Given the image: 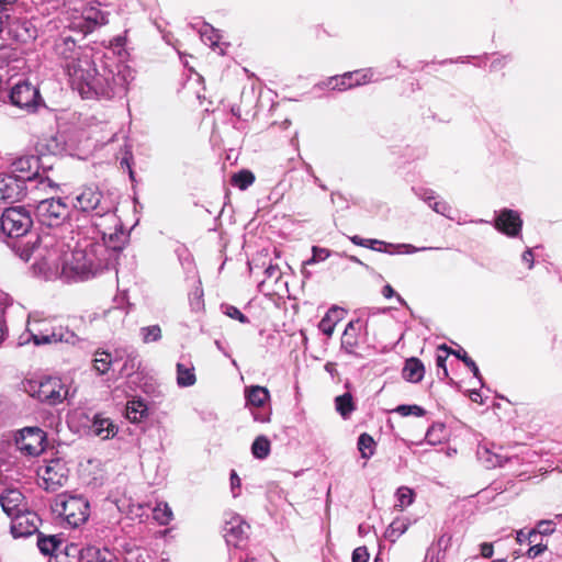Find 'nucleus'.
<instances>
[{"label": "nucleus", "mask_w": 562, "mask_h": 562, "mask_svg": "<svg viewBox=\"0 0 562 562\" xmlns=\"http://www.w3.org/2000/svg\"><path fill=\"white\" fill-rule=\"evenodd\" d=\"M113 268V259L106 256V248L98 237L80 239L66 259L60 276L66 281H85Z\"/></svg>", "instance_id": "nucleus-2"}, {"label": "nucleus", "mask_w": 562, "mask_h": 562, "mask_svg": "<svg viewBox=\"0 0 562 562\" xmlns=\"http://www.w3.org/2000/svg\"><path fill=\"white\" fill-rule=\"evenodd\" d=\"M494 553L492 543L484 542L481 544V554L483 558H491Z\"/></svg>", "instance_id": "nucleus-55"}, {"label": "nucleus", "mask_w": 562, "mask_h": 562, "mask_svg": "<svg viewBox=\"0 0 562 562\" xmlns=\"http://www.w3.org/2000/svg\"><path fill=\"white\" fill-rule=\"evenodd\" d=\"M345 310L341 307L334 306L325 314L319 322L318 328L326 336H331L336 325L344 318Z\"/></svg>", "instance_id": "nucleus-23"}, {"label": "nucleus", "mask_w": 562, "mask_h": 562, "mask_svg": "<svg viewBox=\"0 0 562 562\" xmlns=\"http://www.w3.org/2000/svg\"><path fill=\"white\" fill-rule=\"evenodd\" d=\"M245 396L247 404L255 407L263 406L270 398L269 391L259 385L246 387Z\"/></svg>", "instance_id": "nucleus-25"}, {"label": "nucleus", "mask_w": 562, "mask_h": 562, "mask_svg": "<svg viewBox=\"0 0 562 562\" xmlns=\"http://www.w3.org/2000/svg\"><path fill=\"white\" fill-rule=\"evenodd\" d=\"M138 336L145 345L158 342L162 338V330L159 325L142 326Z\"/></svg>", "instance_id": "nucleus-29"}, {"label": "nucleus", "mask_w": 562, "mask_h": 562, "mask_svg": "<svg viewBox=\"0 0 562 562\" xmlns=\"http://www.w3.org/2000/svg\"><path fill=\"white\" fill-rule=\"evenodd\" d=\"M12 104L18 108L33 110L40 101V92L36 87L27 81L16 82L10 93Z\"/></svg>", "instance_id": "nucleus-12"}, {"label": "nucleus", "mask_w": 562, "mask_h": 562, "mask_svg": "<svg viewBox=\"0 0 562 562\" xmlns=\"http://www.w3.org/2000/svg\"><path fill=\"white\" fill-rule=\"evenodd\" d=\"M438 350L447 351V353H451L456 356L458 359H460L472 371L473 375L476 379H479L480 383L483 385L480 370L476 363L468 356V353L463 349L453 350L443 344L438 347Z\"/></svg>", "instance_id": "nucleus-26"}, {"label": "nucleus", "mask_w": 562, "mask_h": 562, "mask_svg": "<svg viewBox=\"0 0 562 562\" xmlns=\"http://www.w3.org/2000/svg\"><path fill=\"white\" fill-rule=\"evenodd\" d=\"M396 300H397L402 305H407V304H406V301H405L401 295H396Z\"/></svg>", "instance_id": "nucleus-61"}, {"label": "nucleus", "mask_w": 562, "mask_h": 562, "mask_svg": "<svg viewBox=\"0 0 562 562\" xmlns=\"http://www.w3.org/2000/svg\"><path fill=\"white\" fill-rule=\"evenodd\" d=\"M493 562H506V560L499 559V560H494Z\"/></svg>", "instance_id": "nucleus-64"}, {"label": "nucleus", "mask_w": 562, "mask_h": 562, "mask_svg": "<svg viewBox=\"0 0 562 562\" xmlns=\"http://www.w3.org/2000/svg\"><path fill=\"white\" fill-rule=\"evenodd\" d=\"M82 19L83 24L79 22L75 25V27L80 29L81 34L92 32L97 25H103L108 23L106 14L93 7L85 9L82 12Z\"/></svg>", "instance_id": "nucleus-20"}, {"label": "nucleus", "mask_w": 562, "mask_h": 562, "mask_svg": "<svg viewBox=\"0 0 562 562\" xmlns=\"http://www.w3.org/2000/svg\"><path fill=\"white\" fill-rule=\"evenodd\" d=\"M350 240H351L355 245H357V246H362V247H364V246H367V245H368V241H366V239H363V238H361V237H359V236H352V237H350Z\"/></svg>", "instance_id": "nucleus-59"}, {"label": "nucleus", "mask_w": 562, "mask_h": 562, "mask_svg": "<svg viewBox=\"0 0 562 562\" xmlns=\"http://www.w3.org/2000/svg\"><path fill=\"white\" fill-rule=\"evenodd\" d=\"M45 432L37 427H26L15 437L18 449L26 456H38L44 450Z\"/></svg>", "instance_id": "nucleus-9"}, {"label": "nucleus", "mask_w": 562, "mask_h": 562, "mask_svg": "<svg viewBox=\"0 0 562 562\" xmlns=\"http://www.w3.org/2000/svg\"><path fill=\"white\" fill-rule=\"evenodd\" d=\"M112 364V357L106 351H97L93 359V368L99 374H105Z\"/></svg>", "instance_id": "nucleus-38"}, {"label": "nucleus", "mask_w": 562, "mask_h": 562, "mask_svg": "<svg viewBox=\"0 0 562 562\" xmlns=\"http://www.w3.org/2000/svg\"><path fill=\"white\" fill-rule=\"evenodd\" d=\"M146 412V405L142 401H131L126 405V418L132 423H137Z\"/></svg>", "instance_id": "nucleus-39"}, {"label": "nucleus", "mask_w": 562, "mask_h": 562, "mask_svg": "<svg viewBox=\"0 0 562 562\" xmlns=\"http://www.w3.org/2000/svg\"><path fill=\"white\" fill-rule=\"evenodd\" d=\"M40 522L36 513L24 508L11 517V533L14 538L29 537L37 531Z\"/></svg>", "instance_id": "nucleus-13"}, {"label": "nucleus", "mask_w": 562, "mask_h": 562, "mask_svg": "<svg viewBox=\"0 0 562 562\" xmlns=\"http://www.w3.org/2000/svg\"><path fill=\"white\" fill-rule=\"evenodd\" d=\"M13 172H19L18 176L24 182L25 180L32 181L38 177L40 158L36 156H22L12 162Z\"/></svg>", "instance_id": "nucleus-19"}, {"label": "nucleus", "mask_w": 562, "mask_h": 562, "mask_svg": "<svg viewBox=\"0 0 562 562\" xmlns=\"http://www.w3.org/2000/svg\"><path fill=\"white\" fill-rule=\"evenodd\" d=\"M122 158L120 160V165L122 168H126L128 170L130 177L133 178L134 172L132 170V160H133V154L131 150V146L128 144H124L123 148L121 149Z\"/></svg>", "instance_id": "nucleus-46"}, {"label": "nucleus", "mask_w": 562, "mask_h": 562, "mask_svg": "<svg viewBox=\"0 0 562 562\" xmlns=\"http://www.w3.org/2000/svg\"><path fill=\"white\" fill-rule=\"evenodd\" d=\"M313 256L308 260L304 262V266L314 265L316 262H321L326 260L330 256V251L326 248H321L317 246L312 247Z\"/></svg>", "instance_id": "nucleus-45"}, {"label": "nucleus", "mask_w": 562, "mask_h": 562, "mask_svg": "<svg viewBox=\"0 0 562 562\" xmlns=\"http://www.w3.org/2000/svg\"><path fill=\"white\" fill-rule=\"evenodd\" d=\"M154 518L160 525H167L172 519V510L168 504L159 503L154 508Z\"/></svg>", "instance_id": "nucleus-41"}, {"label": "nucleus", "mask_w": 562, "mask_h": 562, "mask_svg": "<svg viewBox=\"0 0 562 562\" xmlns=\"http://www.w3.org/2000/svg\"><path fill=\"white\" fill-rule=\"evenodd\" d=\"M266 274L268 276V278H276L278 279L279 277V269L277 266H273V265H270L269 267L266 268Z\"/></svg>", "instance_id": "nucleus-57"}, {"label": "nucleus", "mask_w": 562, "mask_h": 562, "mask_svg": "<svg viewBox=\"0 0 562 562\" xmlns=\"http://www.w3.org/2000/svg\"><path fill=\"white\" fill-rule=\"evenodd\" d=\"M336 411L344 417L347 418L353 411L355 404L350 393H345L335 398Z\"/></svg>", "instance_id": "nucleus-33"}, {"label": "nucleus", "mask_w": 562, "mask_h": 562, "mask_svg": "<svg viewBox=\"0 0 562 562\" xmlns=\"http://www.w3.org/2000/svg\"><path fill=\"white\" fill-rule=\"evenodd\" d=\"M23 499V495L18 490H8L0 496V504L3 512L9 517H13L15 514L25 508Z\"/></svg>", "instance_id": "nucleus-22"}, {"label": "nucleus", "mask_w": 562, "mask_h": 562, "mask_svg": "<svg viewBox=\"0 0 562 562\" xmlns=\"http://www.w3.org/2000/svg\"><path fill=\"white\" fill-rule=\"evenodd\" d=\"M16 0H0V3H12V2H15Z\"/></svg>", "instance_id": "nucleus-63"}, {"label": "nucleus", "mask_w": 562, "mask_h": 562, "mask_svg": "<svg viewBox=\"0 0 562 562\" xmlns=\"http://www.w3.org/2000/svg\"><path fill=\"white\" fill-rule=\"evenodd\" d=\"M521 259L524 262L528 265L529 269L533 267V254L531 249H527L526 251H524Z\"/></svg>", "instance_id": "nucleus-56"}, {"label": "nucleus", "mask_w": 562, "mask_h": 562, "mask_svg": "<svg viewBox=\"0 0 562 562\" xmlns=\"http://www.w3.org/2000/svg\"><path fill=\"white\" fill-rule=\"evenodd\" d=\"M251 452L257 459H266L270 453V441L265 436H259L251 445Z\"/></svg>", "instance_id": "nucleus-37"}, {"label": "nucleus", "mask_w": 562, "mask_h": 562, "mask_svg": "<svg viewBox=\"0 0 562 562\" xmlns=\"http://www.w3.org/2000/svg\"><path fill=\"white\" fill-rule=\"evenodd\" d=\"M111 313H119V314H120L121 312H120V310H119V308L109 310V311L106 312V314H111Z\"/></svg>", "instance_id": "nucleus-62"}, {"label": "nucleus", "mask_w": 562, "mask_h": 562, "mask_svg": "<svg viewBox=\"0 0 562 562\" xmlns=\"http://www.w3.org/2000/svg\"><path fill=\"white\" fill-rule=\"evenodd\" d=\"M554 531V522L552 520H541L539 521L537 529L530 530L528 532V541L532 542V538L538 533L540 535H550Z\"/></svg>", "instance_id": "nucleus-43"}, {"label": "nucleus", "mask_w": 562, "mask_h": 562, "mask_svg": "<svg viewBox=\"0 0 562 562\" xmlns=\"http://www.w3.org/2000/svg\"><path fill=\"white\" fill-rule=\"evenodd\" d=\"M372 76L373 74L371 69L348 71L340 77H330L325 85L330 86L333 82H335L331 88L335 90L344 91L352 87L368 83L371 81Z\"/></svg>", "instance_id": "nucleus-14"}, {"label": "nucleus", "mask_w": 562, "mask_h": 562, "mask_svg": "<svg viewBox=\"0 0 562 562\" xmlns=\"http://www.w3.org/2000/svg\"><path fill=\"white\" fill-rule=\"evenodd\" d=\"M526 540H528V533L526 535L522 530H519L517 532V541L518 542H524Z\"/></svg>", "instance_id": "nucleus-60"}, {"label": "nucleus", "mask_w": 562, "mask_h": 562, "mask_svg": "<svg viewBox=\"0 0 562 562\" xmlns=\"http://www.w3.org/2000/svg\"><path fill=\"white\" fill-rule=\"evenodd\" d=\"M75 210L83 213H92L95 221L104 220L109 224H117V215L111 203L103 199L102 192L97 187L83 188L74 199Z\"/></svg>", "instance_id": "nucleus-3"}, {"label": "nucleus", "mask_w": 562, "mask_h": 562, "mask_svg": "<svg viewBox=\"0 0 562 562\" xmlns=\"http://www.w3.org/2000/svg\"><path fill=\"white\" fill-rule=\"evenodd\" d=\"M181 265L186 270L187 279L191 281V285L193 288V302L192 305L194 308H201L203 305L202 296L203 290L201 289V281L198 277V271L193 258L190 254L187 252L184 257L181 258Z\"/></svg>", "instance_id": "nucleus-18"}, {"label": "nucleus", "mask_w": 562, "mask_h": 562, "mask_svg": "<svg viewBox=\"0 0 562 562\" xmlns=\"http://www.w3.org/2000/svg\"><path fill=\"white\" fill-rule=\"evenodd\" d=\"M94 227L101 235L99 239L101 245L106 248V256L113 259V268L116 266L120 252L124 249L128 240V235L124 232L120 218L117 224H109L104 220L94 221Z\"/></svg>", "instance_id": "nucleus-5"}, {"label": "nucleus", "mask_w": 562, "mask_h": 562, "mask_svg": "<svg viewBox=\"0 0 562 562\" xmlns=\"http://www.w3.org/2000/svg\"><path fill=\"white\" fill-rule=\"evenodd\" d=\"M254 181L255 176L248 170L239 171L233 177V183L241 190L247 189Z\"/></svg>", "instance_id": "nucleus-42"}, {"label": "nucleus", "mask_w": 562, "mask_h": 562, "mask_svg": "<svg viewBox=\"0 0 562 562\" xmlns=\"http://www.w3.org/2000/svg\"><path fill=\"white\" fill-rule=\"evenodd\" d=\"M61 544L60 540L56 536H38L37 547L45 555H52Z\"/></svg>", "instance_id": "nucleus-34"}, {"label": "nucleus", "mask_w": 562, "mask_h": 562, "mask_svg": "<svg viewBox=\"0 0 562 562\" xmlns=\"http://www.w3.org/2000/svg\"><path fill=\"white\" fill-rule=\"evenodd\" d=\"M249 525L238 515H233L224 526V537L227 544L237 546L247 537Z\"/></svg>", "instance_id": "nucleus-17"}, {"label": "nucleus", "mask_w": 562, "mask_h": 562, "mask_svg": "<svg viewBox=\"0 0 562 562\" xmlns=\"http://www.w3.org/2000/svg\"><path fill=\"white\" fill-rule=\"evenodd\" d=\"M33 225L30 211L24 206H11L3 210L0 217L1 231L12 238L27 234Z\"/></svg>", "instance_id": "nucleus-7"}, {"label": "nucleus", "mask_w": 562, "mask_h": 562, "mask_svg": "<svg viewBox=\"0 0 562 562\" xmlns=\"http://www.w3.org/2000/svg\"><path fill=\"white\" fill-rule=\"evenodd\" d=\"M547 550V546L542 543H538L536 546H532L527 551V557L530 559H535L538 555H540L542 552Z\"/></svg>", "instance_id": "nucleus-51"}, {"label": "nucleus", "mask_w": 562, "mask_h": 562, "mask_svg": "<svg viewBox=\"0 0 562 562\" xmlns=\"http://www.w3.org/2000/svg\"><path fill=\"white\" fill-rule=\"evenodd\" d=\"M522 220L518 212L509 209L499 211L495 218V228L509 237H516L520 234Z\"/></svg>", "instance_id": "nucleus-15"}, {"label": "nucleus", "mask_w": 562, "mask_h": 562, "mask_svg": "<svg viewBox=\"0 0 562 562\" xmlns=\"http://www.w3.org/2000/svg\"><path fill=\"white\" fill-rule=\"evenodd\" d=\"M140 367L139 356L135 350L126 352L123 366L121 367L120 374L122 376H131Z\"/></svg>", "instance_id": "nucleus-31"}, {"label": "nucleus", "mask_w": 562, "mask_h": 562, "mask_svg": "<svg viewBox=\"0 0 562 562\" xmlns=\"http://www.w3.org/2000/svg\"><path fill=\"white\" fill-rule=\"evenodd\" d=\"M445 355H441V353H438L437 357H436V364L438 368H441L442 369V373L445 376H448V370H447V367H446V360L448 358V355L447 351H443Z\"/></svg>", "instance_id": "nucleus-54"}, {"label": "nucleus", "mask_w": 562, "mask_h": 562, "mask_svg": "<svg viewBox=\"0 0 562 562\" xmlns=\"http://www.w3.org/2000/svg\"><path fill=\"white\" fill-rule=\"evenodd\" d=\"M40 178V186L42 187L43 190H46V189H50L53 191H57L59 186L54 182L52 179H49L48 177H37Z\"/></svg>", "instance_id": "nucleus-52"}, {"label": "nucleus", "mask_w": 562, "mask_h": 562, "mask_svg": "<svg viewBox=\"0 0 562 562\" xmlns=\"http://www.w3.org/2000/svg\"><path fill=\"white\" fill-rule=\"evenodd\" d=\"M29 319L33 344L36 346L56 342L75 345L78 341L77 335L68 328L61 326L49 327L45 321L37 319L33 316H29Z\"/></svg>", "instance_id": "nucleus-6"}, {"label": "nucleus", "mask_w": 562, "mask_h": 562, "mask_svg": "<svg viewBox=\"0 0 562 562\" xmlns=\"http://www.w3.org/2000/svg\"><path fill=\"white\" fill-rule=\"evenodd\" d=\"M352 562H368L369 552L366 547H358L352 552Z\"/></svg>", "instance_id": "nucleus-49"}, {"label": "nucleus", "mask_w": 562, "mask_h": 562, "mask_svg": "<svg viewBox=\"0 0 562 562\" xmlns=\"http://www.w3.org/2000/svg\"><path fill=\"white\" fill-rule=\"evenodd\" d=\"M411 525L407 518H396L385 530V538L395 542L403 533H405Z\"/></svg>", "instance_id": "nucleus-28"}, {"label": "nucleus", "mask_w": 562, "mask_h": 562, "mask_svg": "<svg viewBox=\"0 0 562 562\" xmlns=\"http://www.w3.org/2000/svg\"><path fill=\"white\" fill-rule=\"evenodd\" d=\"M117 430V426L110 418L102 415H95L89 428L90 434L102 440L113 438Z\"/></svg>", "instance_id": "nucleus-21"}, {"label": "nucleus", "mask_w": 562, "mask_h": 562, "mask_svg": "<svg viewBox=\"0 0 562 562\" xmlns=\"http://www.w3.org/2000/svg\"><path fill=\"white\" fill-rule=\"evenodd\" d=\"M366 241H368V245L366 246L367 248H371V249H374V250H378V251H386L385 249H382V248H375L374 246L375 245H384V246H389V247H393V248H403L405 250L406 254H415L417 251H425V250H430V249H434L432 247H415L413 245H409V244H401V245H393V244H386L382 240H378V239H366Z\"/></svg>", "instance_id": "nucleus-32"}, {"label": "nucleus", "mask_w": 562, "mask_h": 562, "mask_svg": "<svg viewBox=\"0 0 562 562\" xmlns=\"http://www.w3.org/2000/svg\"><path fill=\"white\" fill-rule=\"evenodd\" d=\"M196 383L194 368H187L178 363V386L189 387Z\"/></svg>", "instance_id": "nucleus-36"}, {"label": "nucleus", "mask_w": 562, "mask_h": 562, "mask_svg": "<svg viewBox=\"0 0 562 562\" xmlns=\"http://www.w3.org/2000/svg\"><path fill=\"white\" fill-rule=\"evenodd\" d=\"M223 313L226 316H228L233 319H237L243 324H246L249 322L248 318L237 307H235L233 305H224Z\"/></svg>", "instance_id": "nucleus-48"}, {"label": "nucleus", "mask_w": 562, "mask_h": 562, "mask_svg": "<svg viewBox=\"0 0 562 562\" xmlns=\"http://www.w3.org/2000/svg\"><path fill=\"white\" fill-rule=\"evenodd\" d=\"M40 475L47 491H56L68 480V469L65 461L60 459L49 460L40 469Z\"/></svg>", "instance_id": "nucleus-11"}, {"label": "nucleus", "mask_w": 562, "mask_h": 562, "mask_svg": "<svg viewBox=\"0 0 562 562\" xmlns=\"http://www.w3.org/2000/svg\"><path fill=\"white\" fill-rule=\"evenodd\" d=\"M69 206L60 199L49 198L38 202L36 216L46 226L61 225L69 217Z\"/></svg>", "instance_id": "nucleus-8"}, {"label": "nucleus", "mask_w": 562, "mask_h": 562, "mask_svg": "<svg viewBox=\"0 0 562 562\" xmlns=\"http://www.w3.org/2000/svg\"><path fill=\"white\" fill-rule=\"evenodd\" d=\"M54 49L64 60L72 89L85 99L124 95L134 79L133 69L124 63L108 59L97 66L92 49L77 46V40L66 32L56 40Z\"/></svg>", "instance_id": "nucleus-1"}, {"label": "nucleus", "mask_w": 562, "mask_h": 562, "mask_svg": "<svg viewBox=\"0 0 562 562\" xmlns=\"http://www.w3.org/2000/svg\"><path fill=\"white\" fill-rule=\"evenodd\" d=\"M394 412L404 417L409 415L420 417L425 415V409L418 405H400L394 409Z\"/></svg>", "instance_id": "nucleus-47"}, {"label": "nucleus", "mask_w": 562, "mask_h": 562, "mask_svg": "<svg viewBox=\"0 0 562 562\" xmlns=\"http://www.w3.org/2000/svg\"><path fill=\"white\" fill-rule=\"evenodd\" d=\"M375 442L373 438L368 434H361L358 439V449L361 453V457L364 459H369L374 453Z\"/></svg>", "instance_id": "nucleus-40"}, {"label": "nucleus", "mask_w": 562, "mask_h": 562, "mask_svg": "<svg viewBox=\"0 0 562 562\" xmlns=\"http://www.w3.org/2000/svg\"><path fill=\"white\" fill-rule=\"evenodd\" d=\"M420 198L438 214L450 217L451 206L446 201H435L432 192H424Z\"/></svg>", "instance_id": "nucleus-35"}, {"label": "nucleus", "mask_w": 562, "mask_h": 562, "mask_svg": "<svg viewBox=\"0 0 562 562\" xmlns=\"http://www.w3.org/2000/svg\"><path fill=\"white\" fill-rule=\"evenodd\" d=\"M382 294L384 295L385 299H390L395 295V292L390 284H386L382 290Z\"/></svg>", "instance_id": "nucleus-58"}, {"label": "nucleus", "mask_w": 562, "mask_h": 562, "mask_svg": "<svg viewBox=\"0 0 562 562\" xmlns=\"http://www.w3.org/2000/svg\"><path fill=\"white\" fill-rule=\"evenodd\" d=\"M68 394V390L65 389L63 382L58 378H46L37 384L33 395L41 402L49 405H56L61 403Z\"/></svg>", "instance_id": "nucleus-10"}, {"label": "nucleus", "mask_w": 562, "mask_h": 562, "mask_svg": "<svg viewBox=\"0 0 562 562\" xmlns=\"http://www.w3.org/2000/svg\"><path fill=\"white\" fill-rule=\"evenodd\" d=\"M425 374V367L417 358H409L406 360L403 368V376L406 381L417 383L423 380Z\"/></svg>", "instance_id": "nucleus-24"}, {"label": "nucleus", "mask_w": 562, "mask_h": 562, "mask_svg": "<svg viewBox=\"0 0 562 562\" xmlns=\"http://www.w3.org/2000/svg\"><path fill=\"white\" fill-rule=\"evenodd\" d=\"M240 485V479L237 475L236 471L233 470L231 473V490L234 497H237L239 495Z\"/></svg>", "instance_id": "nucleus-50"}, {"label": "nucleus", "mask_w": 562, "mask_h": 562, "mask_svg": "<svg viewBox=\"0 0 562 562\" xmlns=\"http://www.w3.org/2000/svg\"><path fill=\"white\" fill-rule=\"evenodd\" d=\"M53 509L63 516L71 527L85 524L90 514L89 502L82 496L67 494L58 495L54 502Z\"/></svg>", "instance_id": "nucleus-4"}, {"label": "nucleus", "mask_w": 562, "mask_h": 562, "mask_svg": "<svg viewBox=\"0 0 562 562\" xmlns=\"http://www.w3.org/2000/svg\"><path fill=\"white\" fill-rule=\"evenodd\" d=\"M202 41L211 47L217 46L220 41V34L213 27L205 25L201 31Z\"/></svg>", "instance_id": "nucleus-44"}, {"label": "nucleus", "mask_w": 562, "mask_h": 562, "mask_svg": "<svg viewBox=\"0 0 562 562\" xmlns=\"http://www.w3.org/2000/svg\"><path fill=\"white\" fill-rule=\"evenodd\" d=\"M25 182L19 177L0 175V200L19 201L25 195Z\"/></svg>", "instance_id": "nucleus-16"}, {"label": "nucleus", "mask_w": 562, "mask_h": 562, "mask_svg": "<svg viewBox=\"0 0 562 562\" xmlns=\"http://www.w3.org/2000/svg\"><path fill=\"white\" fill-rule=\"evenodd\" d=\"M30 341H33V336L31 335L30 319H27L26 331L19 336L18 345L24 346V345L29 344Z\"/></svg>", "instance_id": "nucleus-53"}, {"label": "nucleus", "mask_w": 562, "mask_h": 562, "mask_svg": "<svg viewBox=\"0 0 562 562\" xmlns=\"http://www.w3.org/2000/svg\"><path fill=\"white\" fill-rule=\"evenodd\" d=\"M358 322H349L341 337V348L348 353H353L358 346L356 325Z\"/></svg>", "instance_id": "nucleus-27"}, {"label": "nucleus", "mask_w": 562, "mask_h": 562, "mask_svg": "<svg viewBox=\"0 0 562 562\" xmlns=\"http://www.w3.org/2000/svg\"><path fill=\"white\" fill-rule=\"evenodd\" d=\"M396 503L394 505L395 509L404 510L406 507L411 506L415 499V493L411 487L401 486L397 488L395 493Z\"/></svg>", "instance_id": "nucleus-30"}]
</instances>
